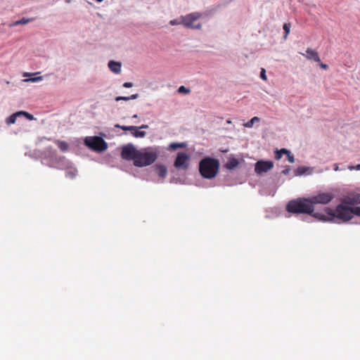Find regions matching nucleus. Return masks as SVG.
Returning <instances> with one entry per match:
<instances>
[{"label": "nucleus", "instance_id": "obj_1", "mask_svg": "<svg viewBox=\"0 0 360 360\" xmlns=\"http://www.w3.org/2000/svg\"><path fill=\"white\" fill-rule=\"evenodd\" d=\"M286 210L292 214H308L322 221H330V219L329 215L314 212V207L312 206L309 198H298L290 200L286 205Z\"/></svg>", "mask_w": 360, "mask_h": 360}, {"label": "nucleus", "instance_id": "obj_37", "mask_svg": "<svg viewBox=\"0 0 360 360\" xmlns=\"http://www.w3.org/2000/svg\"><path fill=\"white\" fill-rule=\"evenodd\" d=\"M127 131H131L134 132V131H137L136 126H127Z\"/></svg>", "mask_w": 360, "mask_h": 360}, {"label": "nucleus", "instance_id": "obj_2", "mask_svg": "<svg viewBox=\"0 0 360 360\" xmlns=\"http://www.w3.org/2000/svg\"><path fill=\"white\" fill-rule=\"evenodd\" d=\"M326 212L330 216V221L332 222H337V220L347 222L352 219L353 215L360 217V207H352L345 204H339L335 211L326 208Z\"/></svg>", "mask_w": 360, "mask_h": 360}, {"label": "nucleus", "instance_id": "obj_3", "mask_svg": "<svg viewBox=\"0 0 360 360\" xmlns=\"http://www.w3.org/2000/svg\"><path fill=\"white\" fill-rule=\"evenodd\" d=\"M41 163L50 167L65 170L72 165L65 157H58L56 151L51 147L46 148L44 150Z\"/></svg>", "mask_w": 360, "mask_h": 360}, {"label": "nucleus", "instance_id": "obj_45", "mask_svg": "<svg viewBox=\"0 0 360 360\" xmlns=\"http://www.w3.org/2000/svg\"><path fill=\"white\" fill-rule=\"evenodd\" d=\"M67 4H70L72 0H65Z\"/></svg>", "mask_w": 360, "mask_h": 360}, {"label": "nucleus", "instance_id": "obj_36", "mask_svg": "<svg viewBox=\"0 0 360 360\" xmlns=\"http://www.w3.org/2000/svg\"><path fill=\"white\" fill-rule=\"evenodd\" d=\"M122 86L124 88H131L133 86V84L131 82H124Z\"/></svg>", "mask_w": 360, "mask_h": 360}, {"label": "nucleus", "instance_id": "obj_9", "mask_svg": "<svg viewBox=\"0 0 360 360\" xmlns=\"http://www.w3.org/2000/svg\"><path fill=\"white\" fill-rule=\"evenodd\" d=\"M334 198L332 193H322L309 198L312 206L314 207L316 204L326 205L329 203Z\"/></svg>", "mask_w": 360, "mask_h": 360}, {"label": "nucleus", "instance_id": "obj_29", "mask_svg": "<svg viewBox=\"0 0 360 360\" xmlns=\"http://www.w3.org/2000/svg\"><path fill=\"white\" fill-rule=\"evenodd\" d=\"M178 92L181 93V94H188L190 92V89H187L184 86H181L178 89Z\"/></svg>", "mask_w": 360, "mask_h": 360}, {"label": "nucleus", "instance_id": "obj_48", "mask_svg": "<svg viewBox=\"0 0 360 360\" xmlns=\"http://www.w3.org/2000/svg\"><path fill=\"white\" fill-rule=\"evenodd\" d=\"M133 117V118H136V117H137V115H133V117Z\"/></svg>", "mask_w": 360, "mask_h": 360}, {"label": "nucleus", "instance_id": "obj_7", "mask_svg": "<svg viewBox=\"0 0 360 360\" xmlns=\"http://www.w3.org/2000/svg\"><path fill=\"white\" fill-rule=\"evenodd\" d=\"M202 14L200 12H193L186 15H181L182 25L186 28L192 30H201L200 23L194 24V22L202 17Z\"/></svg>", "mask_w": 360, "mask_h": 360}, {"label": "nucleus", "instance_id": "obj_41", "mask_svg": "<svg viewBox=\"0 0 360 360\" xmlns=\"http://www.w3.org/2000/svg\"><path fill=\"white\" fill-rule=\"evenodd\" d=\"M320 67L324 70H326L328 68V65L322 63H320Z\"/></svg>", "mask_w": 360, "mask_h": 360}, {"label": "nucleus", "instance_id": "obj_38", "mask_svg": "<svg viewBox=\"0 0 360 360\" xmlns=\"http://www.w3.org/2000/svg\"><path fill=\"white\" fill-rule=\"evenodd\" d=\"M279 152H281L282 155H283V154L288 155V154L290 153V151H289L288 150L285 149V148H281V149H280V150H279Z\"/></svg>", "mask_w": 360, "mask_h": 360}, {"label": "nucleus", "instance_id": "obj_14", "mask_svg": "<svg viewBox=\"0 0 360 360\" xmlns=\"http://www.w3.org/2000/svg\"><path fill=\"white\" fill-rule=\"evenodd\" d=\"M360 203V195H356L352 198L345 199L340 204H345L346 206L354 205Z\"/></svg>", "mask_w": 360, "mask_h": 360}, {"label": "nucleus", "instance_id": "obj_13", "mask_svg": "<svg viewBox=\"0 0 360 360\" xmlns=\"http://www.w3.org/2000/svg\"><path fill=\"white\" fill-rule=\"evenodd\" d=\"M108 66L111 72L115 74H119L121 72L122 65L120 62H117L115 60H110L108 62Z\"/></svg>", "mask_w": 360, "mask_h": 360}, {"label": "nucleus", "instance_id": "obj_4", "mask_svg": "<svg viewBox=\"0 0 360 360\" xmlns=\"http://www.w3.org/2000/svg\"><path fill=\"white\" fill-rule=\"evenodd\" d=\"M219 166L220 163L217 159L206 157L199 163V172L203 178L211 179L217 176Z\"/></svg>", "mask_w": 360, "mask_h": 360}, {"label": "nucleus", "instance_id": "obj_5", "mask_svg": "<svg viewBox=\"0 0 360 360\" xmlns=\"http://www.w3.org/2000/svg\"><path fill=\"white\" fill-rule=\"evenodd\" d=\"M157 158L158 153L156 152H141L139 150L136 156L134 165L139 167L148 166L153 164L157 160Z\"/></svg>", "mask_w": 360, "mask_h": 360}, {"label": "nucleus", "instance_id": "obj_32", "mask_svg": "<svg viewBox=\"0 0 360 360\" xmlns=\"http://www.w3.org/2000/svg\"><path fill=\"white\" fill-rule=\"evenodd\" d=\"M282 154L281 152H279V150L278 149H276L275 150V159L276 160H280L282 157Z\"/></svg>", "mask_w": 360, "mask_h": 360}, {"label": "nucleus", "instance_id": "obj_23", "mask_svg": "<svg viewBox=\"0 0 360 360\" xmlns=\"http://www.w3.org/2000/svg\"><path fill=\"white\" fill-rule=\"evenodd\" d=\"M260 119L258 117H254L248 122L243 124V126L246 128H252L254 124L257 122H259Z\"/></svg>", "mask_w": 360, "mask_h": 360}, {"label": "nucleus", "instance_id": "obj_44", "mask_svg": "<svg viewBox=\"0 0 360 360\" xmlns=\"http://www.w3.org/2000/svg\"><path fill=\"white\" fill-rule=\"evenodd\" d=\"M122 125H120V124H116L115 125V127L122 129Z\"/></svg>", "mask_w": 360, "mask_h": 360}, {"label": "nucleus", "instance_id": "obj_40", "mask_svg": "<svg viewBox=\"0 0 360 360\" xmlns=\"http://www.w3.org/2000/svg\"><path fill=\"white\" fill-rule=\"evenodd\" d=\"M138 97H139V94H132L131 96H129V100L136 99Z\"/></svg>", "mask_w": 360, "mask_h": 360}, {"label": "nucleus", "instance_id": "obj_39", "mask_svg": "<svg viewBox=\"0 0 360 360\" xmlns=\"http://www.w3.org/2000/svg\"><path fill=\"white\" fill-rule=\"evenodd\" d=\"M136 128H137V130L143 129H146L148 128V125H147V124H142V125H141L139 127H136Z\"/></svg>", "mask_w": 360, "mask_h": 360}, {"label": "nucleus", "instance_id": "obj_28", "mask_svg": "<svg viewBox=\"0 0 360 360\" xmlns=\"http://www.w3.org/2000/svg\"><path fill=\"white\" fill-rule=\"evenodd\" d=\"M169 24L172 26L182 25L181 17L178 19L171 20Z\"/></svg>", "mask_w": 360, "mask_h": 360}, {"label": "nucleus", "instance_id": "obj_21", "mask_svg": "<svg viewBox=\"0 0 360 360\" xmlns=\"http://www.w3.org/2000/svg\"><path fill=\"white\" fill-rule=\"evenodd\" d=\"M54 141L62 152H66L68 150L69 146L67 142L60 140H55Z\"/></svg>", "mask_w": 360, "mask_h": 360}, {"label": "nucleus", "instance_id": "obj_30", "mask_svg": "<svg viewBox=\"0 0 360 360\" xmlns=\"http://www.w3.org/2000/svg\"><path fill=\"white\" fill-rule=\"evenodd\" d=\"M260 78L264 81H266L267 79L266 78V70L264 69V68H262L261 69V72H260Z\"/></svg>", "mask_w": 360, "mask_h": 360}, {"label": "nucleus", "instance_id": "obj_31", "mask_svg": "<svg viewBox=\"0 0 360 360\" xmlns=\"http://www.w3.org/2000/svg\"><path fill=\"white\" fill-rule=\"evenodd\" d=\"M115 100L116 101H129V96H117V97H115Z\"/></svg>", "mask_w": 360, "mask_h": 360}, {"label": "nucleus", "instance_id": "obj_10", "mask_svg": "<svg viewBox=\"0 0 360 360\" xmlns=\"http://www.w3.org/2000/svg\"><path fill=\"white\" fill-rule=\"evenodd\" d=\"M138 152L139 150L132 143H129L122 148L121 156L124 160H133L134 162Z\"/></svg>", "mask_w": 360, "mask_h": 360}, {"label": "nucleus", "instance_id": "obj_33", "mask_svg": "<svg viewBox=\"0 0 360 360\" xmlns=\"http://www.w3.org/2000/svg\"><path fill=\"white\" fill-rule=\"evenodd\" d=\"M287 157L290 162L293 163L295 162V158L292 155H291L290 152L287 155Z\"/></svg>", "mask_w": 360, "mask_h": 360}, {"label": "nucleus", "instance_id": "obj_16", "mask_svg": "<svg viewBox=\"0 0 360 360\" xmlns=\"http://www.w3.org/2000/svg\"><path fill=\"white\" fill-rule=\"evenodd\" d=\"M34 20V19L33 18H22L20 20H16V21H14V22H12L8 24V26L9 27H13L18 26V25H26L29 22H32Z\"/></svg>", "mask_w": 360, "mask_h": 360}, {"label": "nucleus", "instance_id": "obj_19", "mask_svg": "<svg viewBox=\"0 0 360 360\" xmlns=\"http://www.w3.org/2000/svg\"><path fill=\"white\" fill-rule=\"evenodd\" d=\"M187 145L188 144L186 142H181V143L173 142L169 145L168 148L171 149V150H176L177 148H186L187 146Z\"/></svg>", "mask_w": 360, "mask_h": 360}, {"label": "nucleus", "instance_id": "obj_18", "mask_svg": "<svg viewBox=\"0 0 360 360\" xmlns=\"http://www.w3.org/2000/svg\"><path fill=\"white\" fill-rule=\"evenodd\" d=\"M66 172H65V176L67 178H69V179H74L77 174V169L72 167V165H70V167L68 169H66Z\"/></svg>", "mask_w": 360, "mask_h": 360}, {"label": "nucleus", "instance_id": "obj_11", "mask_svg": "<svg viewBox=\"0 0 360 360\" xmlns=\"http://www.w3.org/2000/svg\"><path fill=\"white\" fill-rule=\"evenodd\" d=\"M274 162L270 160H258L255 165V172L257 174L262 175L274 167Z\"/></svg>", "mask_w": 360, "mask_h": 360}, {"label": "nucleus", "instance_id": "obj_46", "mask_svg": "<svg viewBox=\"0 0 360 360\" xmlns=\"http://www.w3.org/2000/svg\"><path fill=\"white\" fill-rule=\"evenodd\" d=\"M30 73H25V74H24V77H27V76H30Z\"/></svg>", "mask_w": 360, "mask_h": 360}, {"label": "nucleus", "instance_id": "obj_15", "mask_svg": "<svg viewBox=\"0 0 360 360\" xmlns=\"http://www.w3.org/2000/svg\"><path fill=\"white\" fill-rule=\"evenodd\" d=\"M155 172L161 178H165L167 174V167L160 164H158L155 166Z\"/></svg>", "mask_w": 360, "mask_h": 360}, {"label": "nucleus", "instance_id": "obj_25", "mask_svg": "<svg viewBox=\"0 0 360 360\" xmlns=\"http://www.w3.org/2000/svg\"><path fill=\"white\" fill-rule=\"evenodd\" d=\"M43 79V77L42 76H39V77H30L29 79H25L23 80L24 82H40Z\"/></svg>", "mask_w": 360, "mask_h": 360}, {"label": "nucleus", "instance_id": "obj_43", "mask_svg": "<svg viewBox=\"0 0 360 360\" xmlns=\"http://www.w3.org/2000/svg\"><path fill=\"white\" fill-rule=\"evenodd\" d=\"M122 129L124 130V131H127V126L122 125Z\"/></svg>", "mask_w": 360, "mask_h": 360}, {"label": "nucleus", "instance_id": "obj_6", "mask_svg": "<svg viewBox=\"0 0 360 360\" xmlns=\"http://www.w3.org/2000/svg\"><path fill=\"white\" fill-rule=\"evenodd\" d=\"M84 143L87 147L97 152L104 151L108 148L106 141L99 136H86Z\"/></svg>", "mask_w": 360, "mask_h": 360}, {"label": "nucleus", "instance_id": "obj_24", "mask_svg": "<svg viewBox=\"0 0 360 360\" xmlns=\"http://www.w3.org/2000/svg\"><path fill=\"white\" fill-rule=\"evenodd\" d=\"M283 29L285 32V34L283 36V39H286L288 37V34L290 33V23H284L283 26Z\"/></svg>", "mask_w": 360, "mask_h": 360}, {"label": "nucleus", "instance_id": "obj_34", "mask_svg": "<svg viewBox=\"0 0 360 360\" xmlns=\"http://www.w3.org/2000/svg\"><path fill=\"white\" fill-rule=\"evenodd\" d=\"M348 169L349 170H360V164L356 165V166H349Z\"/></svg>", "mask_w": 360, "mask_h": 360}, {"label": "nucleus", "instance_id": "obj_35", "mask_svg": "<svg viewBox=\"0 0 360 360\" xmlns=\"http://www.w3.org/2000/svg\"><path fill=\"white\" fill-rule=\"evenodd\" d=\"M290 172V167H286L283 171H282V174H283L284 175H288Z\"/></svg>", "mask_w": 360, "mask_h": 360}, {"label": "nucleus", "instance_id": "obj_12", "mask_svg": "<svg viewBox=\"0 0 360 360\" xmlns=\"http://www.w3.org/2000/svg\"><path fill=\"white\" fill-rule=\"evenodd\" d=\"M302 55L309 60H314L315 62H321L318 53L311 49H307L306 53H303Z\"/></svg>", "mask_w": 360, "mask_h": 360}, {"label": "nucleus", "instance_id": "obj_42", "mask_svg": "<svg viewBox=\"0 0 360 360\" xmlns=\"http://www.w3.org/2000/svg\"><path fill=\"white\" fill-rule=\"evenodd\" d=\"M333 169H334L335 172L340 170V168H339V167H338V164H336V163L333 165Z\"/></svg>", "mask_w": 360, "mask_h": 360}, {"label": "nucleus", "instance_id": "obj_26", "mask_svg": "<svg viewBox=\"0 0 360 360\" xmlns=\"http://www.w3.org/2000/svg\"><path fill=\"white\" fill-rule=\"evenodd\" d=\"M131 134L136 138H143L146 136V133L143 131H140L139 129L137 131H134Z\"/></svg>", "mask_w": 360, "mask_h": 360}, {"label": "nucleus", "instance_id": "obj_47", "mask_svg": "<svg viewBox=\"0 0 360 360\" xmlns=\"http://www.w3.org/2000/svg\"><path fill=\"white\" fill-rule=\"evenodd\" d=\"M96 1L98 2V3H101L102 2L103 0H95Z\"/></svg>", "mask_w": 360, "mask_h": 360}, {"label": "nucleus", "instance_id": "obj_8", "mask_svg": "<svg viewBox=\"0 0 360 360\" xmlns=\"http://www.w3.org/2000/svg\"><path fill=\"white\" fill-rule=\"evenodd\" d=\"M190 156L184 153H177L174 166L178 169L186 170L189 167Z\"/></svg>", "mask_w": 360, "mask_h": 360}, {"label": "nucleus", "instance_id": "obj_22", "mask_svg": "<svg viewBox=\"0 0 360 360\" xmlns=\"http://www.w3.org/2000/svg\"><path fill=\"white\" fill-rule=\"evenodd\" d=\"M309 170H311V169L308 167L302 166L297 167V169L295 171V173L296 176H302L307 174V172Z\"/></svg>", "mask_w": 360, "mask_h": 360}, {"label": "nucleus", "instance_id": "obj_27", "mask_svg": "<svg viewBox=\"0 0 360 360\" xmlns=\"http://www.w3.org/2000/svg\"><path fill=\"white\" fill-rule=\"evenodd\" d=\"M18 112H21L20 113V116L23 115L30 121L35 120L34 117L32 115L30 114L26 111H18Z\"/></svg>", "mask_w": 360, "mask_h": 360}, {"label": "nucleus", "instance_id": "obj_17", "mask_svg": "<svg viewBox=\"0 0 360 360\" xmlns=\"http://www.w3.org/2000/svg\"><path fill=\"white\" fill-rule=\"evenodd\" d=\"M239 165V161L235 158H231L228 160L225 165V167L227 169L231 170L235 169Z\"/></svg>", "mask_w": 360, "mask_h": 360}, {"label": "nucleus", "instance_id": "obj_20", "mask_svg": "<svg viewBox=\"0 0 360 360\" xmlns=\"http://www.w3.org/2000/svg\"><path fill=\"white\" fill-rule=\"evenodd\" d=\"M20 112H16L15 113H13L11 115H10L9 117H8L6 120V122L8 125H11V124H15V122H16V120L18 117H20Z\"/></svg>", "mask_w": 360, "mask_h": 360}]
</instances>
